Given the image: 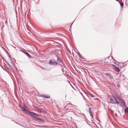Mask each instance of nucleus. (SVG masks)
Here are the masks:
<instances>
[{
  "mask_svg": "<svg viewBox=\"0 0 128 128\" xmlns=\"http://www.w3.org/2000/svg\"><path fill=\"white\" fill-rule=\"evenodd\" d=\"M26 55H27V56L28 57H31V56L28 52L26 54Z\"/></svg>",
  "mask_w": 128,
  "mask_h": 128,
  "instance_id": "11",
  "label": "nucleus"
},
{
  "mask_svg": "<svg viewBox=\"0 0 128 128\" xmlns=\"http://www.w3.org/2000/svg\"><path fill=\"white\" fill-rule=\"evenodd\" d=\"M21 52L23 53L24 54H26L27 53V52L22 50H20Z\"/></svg>",
  "mask_w": 128,
  "mask_h": 128,
  "instance_id": "9",
  "label": "nucleus"
},
{
  "mask_svg": "<svg viewBox=\"0 0 128 128\" xmlns=\"http://www.w3.org/2000/svg\"><path fill=\"white\" fill-rule=\"evenodd\" d=\"M120 4L121 6L122 7L123 6H124V4L123 2H121L120 3Z\"/></svg>",
  "mask_w": 128,
  "mask_h": 128,
  "instance_id": "12",
  "label": "nucleus"
},
{
  "mask_svg": "<svg viewBox=\"0 0 128 128\" xmlns=\"http://www.w3.org/2000/svg\"><path fill=\"white\" fill-rule=\"evenodd\" d=\"M49 64L52 66H55L58 64V62H53L52 60H50L49 62Z\"/></svg>",
  "mask_w": 128,
  "mask_h": 128,
  "instance_id": "4",
  "label": "nucleus"
},
{
  "mask_svg": "<svg viewBox=\"0 0 128 128\" xmlns=\"http://www.w3.org/2000/svg\"><path fill=\"white\" fill-rule=\"evenodd\" d=\"M118 99L119 102L117 103V104H120L121 106L122 107L124 106L125 105V102L121 98L119 97Z\"/></svg>",
  "mask_w": 128,
  "mask_h": 128,
  "instance_id": "3",
  "label": "nucleus"
},
{
  "mask_svg": "<svg viewBox=\"0 0 128 128\" xmlns=\"http://www.w3.org/2000/svg\"><path fill=\"white\" fill-rule=\"evenodd\" d=\"M42 96L45 97L46 98H50V96H48L46 95L43 94L42 95Z\"/></svg>",
  "mask_w": 128,
  "mask_h": 128,
  "instance_id": "7",
  "label": "nucleus"
},
{
  "mask_svg": "<svg viewBox=\"0 0 128 128\" xmlns=\"http://www.w3.org/2000/svg\"><path fill=\"white\" fill-rule=\"evenodd\" d=\"M22 111H24L25 112L27 113H28V112L29 111V110L26 109L24 107H22Z\"/></svg>",
  "mask_w": 128,
  "mask_h": 128,
  "instance_id": "6",
  "label": "nucleus"
},
{
  "mask_svg": "<svg viewBox=\"0 0 128 128\" xmlns=\"http://www.w3.org/2000/svg\"><path fill=\"white\" fill-rule=\"evenodd\" d=\"M109 58V57H108V58H107L108 59Z\"/></svg>",
  "mask_w": 128,
  "mask_h": 128,
  "instance_id": "21",
  "label": "nucleus"
},
{
  "mask_svg": "<svg viewBox=\"0 0 128 128\" xmlns=\"http://www.w3.org/2000/svg\"><path fill=\"white\" fill-rule=\"evenodd\" d=\"M57 57V60L58 62H60L62 63V59L60 58V57H58L57 56H56Z\"/></svg>",
  "mask_w": 128,
  "mask_h": 128,
  "instance_id": "5",
  "label": "nucleus"
},
{
  "mask_svg": "<svg viewBox=\"0 0 128 128\" xmlns=\"http://www.w3.org/2000/svg\"><path fill=\"white\" fill-rule=\"evenodd\" d=\"M5 68H6V69H7L8 68V67L6 66H4Z\"/></svg>",
  "mask_w": 128,
  "mask_h": 128,
  "instance_id": "19",
  "label": "nucleus"
},
{
  "mask_svg": "<svg viewBox=\"0 0 128 128\" xmlns=\"http://www.w3.org/2000/svg\"><path fill=\"white\" fill-rule=\"evenodd\" d=\"M69 112H72V111H69Z\"/></svg>",
  "mask_w": 128,
  "mask_h": 128,
  "instance_id": "20",
  "label": "nucleus"
},
{
  "mask_svg": "<svg viewBox=\"0 0 128 128\" xmlns=\"http://www.w3.org/2000/svg\"><path fill=\"white\" fill-rule=\"evenodd\" d=\"M61 63V64H59V65L61 66H62L63 67L64 65L63 64L62 62V63Z\"/></svg>",
  "mask_w": 128,
  "mask_h": 128,
  "instance_id": "13",
  "label": "nucleus"
},
{
  "mask_svg": "<svg viewBox=\"0 0 128 128\" xmlns=\"http://www.w3.org/2000/svg\"><path fill=\"white\" fill-rule=\"evenodd\" d=\"M28 114L32 117L34 118V119L36 121L39 120L40 121L44 122L43 120H42L39 118V116L36 114L29 111Z\"/></svg>",
  "mask_w": 128,
  "mask_h": 128,
  "instance_id": "1",
  "label": "nucleus"
},
{
  "mask_svg": "<svg viewBox=\"0 0 128 128\" xmlns=\"http://www.w3.org/2000/svg\"><path fill=\"white\" fill-rule=\"evenodd\" d=\"M68 109H71V110H72V107H71V106H69L68 107Z\"/></svg>",
  "mask_w": 128,
  "mask_h": 128,
  "instance_id": "16",
  "label": "nucleus"
},
{
  "mask_svg": "<svg viewBox=\"0 0 128 128\" xmlns=\"http://www.w3.org/2000/svg\"><path fill=\"white\" fill-rule=\"evenodd\" d=\"M70 118H71V119H72V117H70Z\"/></svg>",
  "mask_w": 128,
  "mask_h": 128,
  "instance_id": "23",
  "label": "nucleus"
},
{
  "mask_svg": "<svg viewBox=\"0 0 128 128\" xmlns=\"http://www.w3.org/2000/svg\"><path fill=\"white\" fill-rule=\"evenodd\" d=\"M62 70H63V72L64 71V70H63V68H62Z\"/></svg>",
  "mask_w": 128,
  "mask_h": 128,
  "instance_id": "22",
  "label": "nucleus"
},
{
  "mask_svg": "<svg viewBox=\"0 0 128 128\" xmlns=\"http://www.w3.org/2000/svg\"><path fill=\"white\" fill-rule=\"evenodd\" d=\"M72 24L70 26H72Z\"/></svg>",
  "mask_w": 128,
  "mask_h": 128,
  "instance_id": "25",
  "label": "nucleus"
},
{
  "mask_svg": "<svg viewBox=\"0 0 128 128\" xmlns=\"http://www.w3.org/2000/svg\"><path fill=\"white\" fill-rule=\"evenodd\" d=\"M125 113H126L128 112V107L126 108L124 110Z\"/></svg>",
  "mask_w": 128,
  "mask_h": 128,
  "instance_id": "10",
  "label": "nucleus"
},
{
  "mask_svg": "<svg viewBox=\"0 0 128 128\" xmlns=\"http://www.w3.org/2000/svg\"><path fill=\"white\" fill-rule=\"evenodd\" d=\"M114 70L116 72H119L120 71L119 68L117 66L115 68H114Z\"/></svg>",
  "mask_w": 128,
  "mask_h": 128,
  "instance_id": "8",
  "label": "nucleus"
},
{
  "mask_svg": "<svg viewBox=\"0 0 128 128\" xmlns=\"http://www.w3.org/2000/svg\"><path fill=\"white\" fill-rule=\"evenodd\" d=\"M106 75L107 76H110V75L108 74H106Z\"/></svg>",
  "mask_w": 128,
  "mask_h": 128,
  "instance_id": "17",
  "label": "nucleus"
},
{
  "mask_svg": "<svg viewBox=\"0 0 128 128\" xmlns=\"http://www.w3.org/2000/svg\"><path fill=\"white\" fill-rule=\"evenodd\" d=\"M119 97H114V96H111L110 97V102L112 104H117L119 102L118 99Z\"/></svg>",
  "mask_w": 128,
  "mask_h": 128,
  "instance_id": "2",
  "label": "nucleus"
},
{
  "mask_svg": "<svg viewBox=\"0 0 128 128\" xmlns=\"http://www.w3.org/2000/svg\"><path fill=\"white\" fill-rule=\"evenodd\" d=\"M116 0L117 1H118V0Z\"/></svg>",
  "mask_w": 128,
  "mask_h": 128,
  "instance_id": "24",
  "label": "nucleus"
},
{
  "mask_svg": "<svg viewBox=\"0 0 128 128\" xmlns=\"http://www.w3.org/2000/svg\"><path fill=\"white\" fill-rule=\"evenodd\" d=\"M112 66L114 67V68H115L116 67V66L114 64H112Z\"/></svg>",
  "mask_w": 128,
  "mask_h": 128,
  "instance_id": "14",
  "label": "nucleus"
},
{
  "mask_svg": "<svg viewBox=\"0 0 128 128\" xmlns=\"http://www.w3.org/2000/svg\"><path fill=\"white\" fill-rule=\"evenodd\" d=\"M90 116H92V112H91L90 111Z\"/></svg>",
  "mask_w": 128,
  "mask_h": 128,
  "instance_id": "15",
  "label": "nucleus"
},
{
  "mask_svg": "<svg viewBox=\"0 0 128 128\" xmlns=\"http://www.w3.org/2000/svg\"><path fill=\"white\" fill-rule=\"evenodd\" d=\"M54 42L55 43V44L54 43V44H59V43H58V42Z\"/></svg>",
  "mask_w": 128,
  "mask_h": 128,
  "instance_id": "18",
  "label": "nucleus"
}]
</instances>
